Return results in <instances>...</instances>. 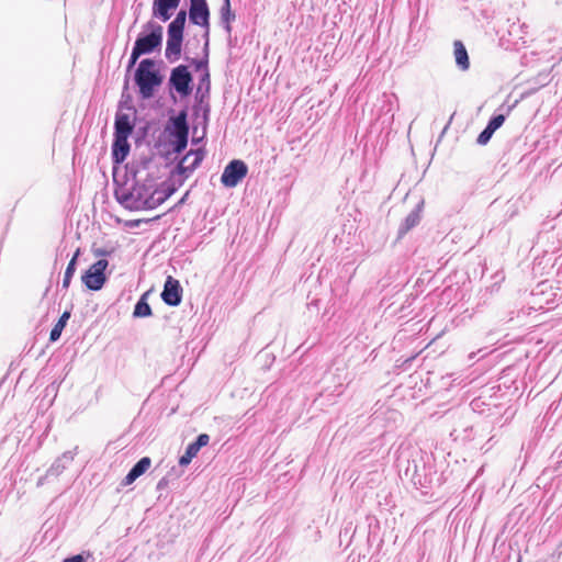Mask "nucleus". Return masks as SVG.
I'll list each match as a JSON object with an SVG mask.
<instances>
[{"label":"nucleus","instance_id":"nucleus-1","mask_svg":"<svg viewBox=\"0 0 562 562\" xmlns=\"http://www.w3.org/2000/svg\"><path fill=\"white\" fill-rule=\"evenodd\" d=\"M171 191L158 178L149 176L146 179L138 178L126 201L128 206L135 210H153L164 203Z\"/></svg>","mask_w":562,"mask_h":562},{"label":"nucleus","instance_id":"nucleus-2","mask_svg":"<svg viewBox=\"0 0 562 562\" xmlns=\"http://www.w3.org/2000/svg\"><path fill=\"white\" fill-rule=\"evenodd\" d=\"M135 82L143 99L154 97L155 90L162 83V76L153 59L146 58L139 63L135 72Z\"/></svg>","mask_w":562,"mask_h":562},{"label":"nucleus","instance_id":"nucleus-3","mask_svg":"<svg viewBox=\"0 0 562 562\" xmlns=\"http://www.w3.org/2000/svg\"><path fill=\"white\" fill-rule=\"evenodd\" d=\"M171 126L167 127L171 144L176 153L182 151L188 144L189 126L187 123V113L181 111L177 116L170 119Z\"/></svg>","mask_w":562,"mask_h":562},{"label":"nucleus","instance_id":"nucleus-4","mask_svg":"<svg viewBox=\"0 0 562 562\" xmlns=\"http://www.w3.org/2000/svg\"><path fill=\"white\" fill-rule=\"evenodd\" d=\"M109 262L106 259H100L97 262H94L81 277V280L83 284L92 291L100 290L105 281V269L108 267Z\"/></svg>","mask_w":562,"mask_h":562},{"label":"nucleus","instance_id":"nucleus-5","mask_svg":"<svg viewBox=\"0 0 562 562\" xmlns=\"http://www.w3.org/2000/svg\"><path fill=\"white\" fill-rule=\"evenodd\" d=\"M247 165L243 160L235 159L224 168L221 181L225 187L234 188L247 176Z\"/></svg>","mask_w":562,"mask_h":562},{"label":"nucleus","instance_id":"nucleus-6","mask_svg":"<svg viewBox=\"0 0 562 562\" xmlns=\"http://www.w3.org/2000/svg\"><path fill=\"white\" fill-rule=\"evenodd\" d=\"M189 19L193 24L205 27V35H209L210 11L205 0H190Z\"/></svg>","mask_w":562,"mask_h":562},{"label":"nucleus","instance_id":"nucleus-7","mask_svg":"<svg viewBox=\"0 0 562 562\" xmlns=\"http://www.w3.org/2000/svg\"><path fill=\"white\" fill-rule=\"evenodd\" d=\"M161 41L162 27L157 25L149 34L138 37L134 46L137 48V52L144 55L149 54L159 47L161 45Z\"/></svg>","mask_w":562,"mask_h":562},{"label":"nucleus","instance_id":"nucleus-8","mask_svg":"<svg viewBox=\"0 0 562 562\" xmlns=\"http://www.w3.org/2000/svg\"><path fill=\"white\" fill-rule=\"evenodd\" d=\"M191 81L192 76L187 66L180 65L172 69L170 83L179 93L188 94Z\"/></svg>","mask_w":562,"mask_h":562},{"label":"nucleus","instance_id":"nucleus-9","mask_svg":"<svg viewBox=\"0 0 562 562\" xmlns=\"http://www.w3.org/2000/svg\"><path fill=\"white\" fill-rule=\"evenodd\" d=\"M161 299L170 306H177L181 302L182 289L179 281L171 276H169L165 282Z\"/></svg>","mask_w":562,"mask_h":562},{"label":"nucleus","instance_id":"nucleus-10","mask_svg":"<svg viewBox=\"0 0 562 562\" xmlns=\"http://www.w3.org/2000/svg\"><path fill=\"white\" fill-rule=\"evenodd\" d=\"M205 153L203 149L190 150L181 159L178 168L181 173L192 172L203 160Z\"/></svg>","mask_w":562,"mask_h":562},{"label":"nucleus","instance_id":"nucleus-11","mask_svg":"<svg viewBox=\"0 0 562 562\" xmlns=\"http://www.w3.org/2000/svg\"><path fill=\"white\" fill-rule=\"evenodd\" d=\"M209 441H210L209 435H206V434L199 435L196 440L187 447L186 452L179 459V464L182 467L188 465L192 461V459L198 454L200 449L202 447L207 446Z\"/></svg>","mask_w":562,"mask_h":562},{"label":"nucleus","instance_id":"nucleus-12","mask_svg":"<svg viewBox=\"0 0 562 562\" xmlns=\"http://www.w3.org/2000/svg\"><path fill=\"white\" fill-rule=\"evenodd\" d=\"M181 0H154L153 13L155 16L167 21L170 19V10H175L179 7Z\"/></svg>","mask_w":562,"mask_h":562},{"label":"nucleus","instance_id":"nucleus-13","mask_svg":"<svg viewBox=\"0 0 562 562\" xmlns=\"http://www.w3.org/2000/svg\"><path fill=\"white\" fill-rule=\"evenodd\" d=\"M183 35L168 32V40L166 46V57L167 59L175 61L178 60L181 55V44H182Z\"/></svg>","mask_w":562,"mask_h":562},{"label":"nucleus","instance_id":"nucleus-14","mask_svg":"<svg viewBox=\"0 0 562 562\" xmlns=\"http://www.w3.org/2000/svg\"><path fill=\"white\" fill-rule=\"evenodd\" d=\"M112 153L114 160L122 162L130 153L128 137L114 135Z\"/></svg>","mask_w":562,"mask_h":562},{"label":"nucleus","instance_id":"nucleus-15","mask_svg":"<svg viewBox=\"0 0 562 562\" xmlns=\"http://www.w3.org/2000/svg\"><path fill=\"white\" fill-rule=\"evenodd\" d=\"M151 464V460L148 457L142 458L127 473V475L124 477L123 484L130 485L132 484L137 477L143 475Z\"/></svg>","mask_w":562,"mask_h":562},{"label":"nucleus","instance_id":"nucleus-16","mask_svg":"<svg viewBox=\"0 0 562 562\" xmlns=\"http://www.w3.org/2000/svg\"><path fill=\"white\" fill-rule=\"evenodd\" d=\"M114 135L130 137L133 133L134 125L130 121L127 114H117L114 124Z\"/></svg>","mask_w":562,"mask_h":562},{"label":"nucleus","instance_id":"nucleus-17","mask_svg":"<svg viewBox=\"0 0 562 562\" xmlns=\"http://www.w3.org/2000/svg\"><path fill=\"white\" fill-rule=\"evenodd\" d=\"M453 53L456 63L459 66V68L462 70H468L470 67L469 55L465 46L461 41H454Z\"/></svg>","mask_w":562,"mask_h":562},{"label":"nucleus","instance_id":"nucleus-18","mask_svg":"<svg viewBox=\"0 0 562 562\" xmlns=\"http://www.w3.org/2000/svg\"><path fill=\"white\" fill-rule=\"evenodd\" d=\"M420 222V210L416 209L412 211L405 218L403 225L401 226L398 231V237H403L405 234H407L412 228L418 225Z\"/></svg>","mask_w":562,"mask_h":562},{"label":"nucleus","instance_id":"nucleus-19","mask_svg":"<svg viewBox=\"0 0 562 562\" xmlns=\"http://www.w3.org/2000/svg\"><path fill=\"white\" fill-rule=\"evenodd\" d=\"M186 19L187 12L184 10L179 11L175 20L169 24L168 32L183 35Z\"/></svg>","mask_w":562,"mask_h":562},{"label":"nucleus","instance_id":"nucleus-20","mask_svg":"<svg viewBox=\"0 0 562 562\" xmlns=\"http://www.w3.org/2000/svg\"><path fill=\"white\" fill-rule=\"evenodd\" d=\"M69 317H70V313L69 312H64L61 314L60 318L58 319V322L55 324V326L50 330L49 339L52 341H56L60 337L61 331L65 328Z\"/></svg>","mask_w":562,"mask_h":562},{"label":"nucleus","instance_id":"nucleus-21","mask_svg":"<svg viewBox=\"0 0 562 562\" xmlns=\"http://www.w3.org/2000/svg\"><path fill=\"white\" fill-rule=\"evenodd\" d=\"M133 314L135 317H147L151 315V308L146 301V294L136 303Z\"/></svg>","mask_w":562,"mask_h":562},{"label":"nucleus","instance_id":"nucleus-22","mask_svg":"<svg viewBox=\"0 0 562 562\" xmlns=\"http://www.w3.org/2000/svg\"><path fill=\"white\" fill-rule=\"evenodd\" d=\"M78 255H79V249L76 250L74 257L68 262V266L66 268V271H65V274H64V280H63V286L65 289H67L69 286L71 278H72V276H74V273L76 271V261H77Z\"/></svg>","mask_w":562,"mask_h":562},{"label":"nucleus","instance_id":"nucleus-23","mask_svg":"<svg viewBox=\"0 0 562 562\" xmlns=\"http://www.w3.org/2000/svg\"><path fill=\"white\" fill-rule=\"evenodd\" d=\"M222 19L229 23L232 19H234V14L231 11V1L224 0V5L221 9Z\"/></svg>","mask_w":562,"mask_h":562},{"label":"nucleus","instance_id":"nucleus-24","mask_svg":"<svg viewBox=\"0 0 562 562\" xmlns=\"http://www.w3.org/2000/svg\"><path fill=\"white\" fill-rule=\"evenodd\" d=\"M505 122V116L503 114H498L494 117H492L487 124V127L495 132L497 128H499Z\"/></svg>","mask_w":562,"mask_h":562},{"label":"nucleus","instance_id":"nucleus-25","mask_svg":"<svg viewBox=\"0 0 562 562\" xmlns=\"http://www.w3.org/2000/svg\"><path fill=\"white\" fill-rule=\"evenodd\" d=\"M494 132L490 130L487 126L480 133L477 137V143L480 145H485L491 139Z\"/></svg>","mask_w":562,"mask_h":562},{"label":"nucleus","instance_id":"nucleus-26","mask_svg":"<svg viewBox=\"0 0 562 562\" xmlns=\"http://www.w3.org/2000/svg\"><path fill=\"white\" fill-rule=\"evenodd\" d=\"M140 56H142V54L139 52H137V48L134 46L132 54H131L130 67H133Z\"/></svg>","mask_w":562,"mask_h":562},{"label":"nucleus","instance_id":"nucleus-27","mask_svg":"<svg viewBox=\"0 0 562 562\" xmlns=\"http://www.w3.org/2000/svg\"><path fill=\"white\" fill-rule=\"evenodd\" d=\"M63 562H85V558L81 554H76L70 558H66Z\"/></svg>","mask_w":562,"mask_h":562},{"label":"nucleus","instance_id":"nucleus-28","mask_svg":"<svg viewBox=\"0 0 562 562\" xmlns=\"http://www.w3.org/2000/svg\"><path fill=\"white\" fill-rule=\"evenodd\" d=\"M192 142H193V143H196V142H199V138H196V139H195V138H192Z\"/></svg>","mask_w":562,"mask_h":562}]
</instances>
